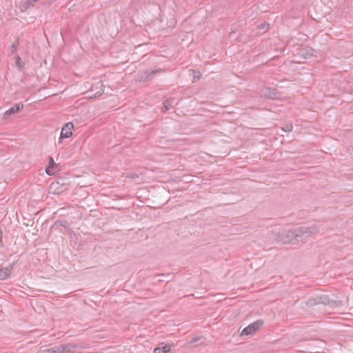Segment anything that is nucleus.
<instances>
[{
	"mask_svg": "<svg viewBox=\"0 0 353 353\" xmlns=\"http://www.w3.org/2000/svg\"><path fill=\"white\" fill-rule=\"evenodd\" d=\"M319 232V228L316 224L312 225H303L294 230V241L299 242L306 240L310 236H313Z\"/></svg>",
	"mask_w": 353,
	"mask_h": 353,
	"instance_id": "1",
	"label": "nucleus"
},
{
	"mask_svg": "<svg viewBox=\"0 0 353 353\" xmlns=\"http://www.w3.org/2000/svg\"><path fill=\"white\" fill-rule=\"evenodd\" d=\"M323 304L328 305L332 308L339 307L343 305V302L341 300L335 301L331 300L327 295L323 294L316 296L314 298L307 299L305 302V305L307 307H313L316 305Z\"/></svg>",
	"mask_w": 353,
	"mask_h": 353,
	"instance_id": "2",
	"label": "nucleus"
},
{
	"mask_svg": "<svg viewBox=\"0 0 353 353\" xmlns=\"http://www.w3.org/2000/svg\"><path fill=\"white\" fill-rule=\"evenodd\" d=\"M83 348V346L79 343H67L56 345L48 349L50 353H76V352Z\"/></svg>",
	"mask_w": 353,
	"mask_h": 353,
	"instance_id": "3",
	"label": "nucleus"
},
{
	"mask_svg": "<svg viewBox=\"0 0 353 353\" xmlns=\"http://www.w3.org/2000/svg\"><path fill=\"white\" fill-rule=\"evenodd\" d=\"M263 324L264 321L263 319L256 320L243 328L241 332V336H248L255 333L261 327H262V325H263Z\"/></svg>",
	"mask_w": 353,
	"mask_h": 353,
	"instance_id": "4",
	"label": "nucleus"
},
{
	"mask_svg": "<svg viewBox=\"0 0 353 353\" xmlns=\"http://www.w3.org/2000/svg\"><path fill=\"white\" fill-rule=\"evenodd\" d=\"M163 70L161 68H157L154 70H145L139 72L137 78L139 81L147 82L152 79L154 75L161 72Z\"/></svg>",
	"mask_w": 353,
	"mask_h": 353,
	"instance_id": "5",
	"label": "nucleus"
},
{
	"mask_svg": "<svg viewBox=\"0 0 353 353\" xmlns=\"http://www.w3.org/2000/svg\"><path fill=\"white\" fill-rule=\"evenodd\" d=\"M276 239L283 243H291L293 240L294 241V230H286L278 232Z\"/></svg>",
	"mask_w": 353,
	"mask_h": 353,
	"instance_id": "6",
	"label": "nucleus"
},
{
	"mask_svg": "<svg viewBox=\"0 0 353 353\" xmlns=\"http://www.w3.org/2000/svg\"><path fill=\"white\" fill-rule=\"evenodd\" d=\"M73 128V124L72 123H67L64 127L62 128L61 135L59 137V142L62 139L64 138H69L72 136V132L71 131L72 128Z\"/></svg>",
	"mask_w": 353,
	"mask_h": 353,
	"instance_id": "7",
	"label": "nucleus"
},
{
	"mask_svg": "<svg viewBox=\"0 0 353 353\" xmlns=\"http://www.w3.org/2000/svg\"><path fill=\"white\" fill-rule=\"evenodd\" d=\"M263 94L266 98L270 99H277L279 98L281 93L276 90V89L266 88L264 90Z\"/></svg>",
	"mask_w": 353,
	"mask_h": 353,
	"instance_id": "8",
	"label": "nucleus"
},
{
	"mask_svg": "<svg viewBox=\"0 0 353 353\" xmlns=\"http://www.w3.org/2000/svg\"><path fill=\"white\" fill-rule=\"evenodd\" d=\"M14 264H12L8 267H0V280H5L8 279L13 269Z\"/></svg>",
	"mask_w": 353,
	"mask_h": 353,
	"instance_id": "9",
	"label": "nucleus"
},
{
	"mask_svg": "<svg viewBox=\"0 0 353 353\" xmlns=\"http://www.w3.org/2000/svg\"><path fill=\"white\" fill-rule=\"evenodd\" d=\"M23 107L22 103H17L6 111L4 113V119H7L8 116L17 113Z\"/></svg>",
	"mask_w": 353,
	"mask_h": 353,
	"instance_id": "10",
	"label": "nucleus"
},
{
	"mask_svg": "<svg viewBox=\"0 0 353 353\" xmlns=\"http://www.w3.org/2000/svg\"><path fill=\"white\" fill-rule=\"evenodd\" d=\"M177 104V101L175 99H167L163 101V111L165 112L168 110L173 108Z\"/></svg>",
	"mask_w": 353,
	"mask_h": 353,
	"instance_id": "11",
	"label": "nucleus"
},
{
	"mask_svg": "<svg viewBox=\"0 0 353 353\" xmlns=\"http://www.w3.org/2000/svg\"><path fill=\"white\" fill-rule=\"evenodd\" d=\"M315 53H316V51L314 49L307 48L302 52V56L305 59H308L314 56Z\"/></svg>",
	"mask_w": 353,
	"mask_h": 353,
	"instance_id": "12",
	"label": "nucleus"
},
{
	"mask_svg": "<svg viewBox=\"0 0 353 353\" xmlns=\"http://www.w3.org/2000/svg\"><path fill=\"white\" fill-rule=\"evenodd\" d=\"M171 346L165 345L162 347H157L154 349V353H168L170 351Z\"/></svg>",
	"mask_w": 353,
	"mask_h": 353,
	"instance_id": "13",
	"label": "nucleus"
},
{
	"mask_svg": "<svg viewBox=\"0 0 353 353\" xmlns=\"http://www.w3.org/2000/svg\"><path fill=\"white\" fill-rule=\"evenodd\" d=\"M56 165V163L54 161V159L52 157L49 158V165L46 169V172L48 175L52 174V171H51V169Z\"/></svg>",
	"mask_w": 353,
	"mask_h": 353,
	"instance_id": "14",
	"label": "nucleus"
},
{
	"mask_svg": "<svg viewBox=\"0 0 353 353\" xmlns=\"http://www.w3.org/2000/svg\"><path fill=\"white\" fill-rule=\"evenodd\" d=\"M39 1V0H26V1L23 3V8L25 9H28L30 7H33L34 4Z\"/></svg>",
	"mask_w": 353,
	"mask_h": 353,
	"instance_id": "15",
	"label": "nucleus"
},
{
	"mask_svg": "<svg viewBox=\"0 0 353 353\" xmlns=\"http://www.w3.org/2000/svg\"><path fill=\"white\" fill-rule=\"evenodd\" d=\"M15 64L19 69H21L23 68V63L21 61V58L19 55L15 56Z\"/></svg>",
	"mask_w": 353,
	"mask_h": 353,
	"instance_id": "16",
	"label": "nucleus"
},
{
	"mask_svg": "<svg viewBox=\"0 0 353 353\" xmlns=\"http://www.w3.org/2000/svg\"><path fill=\"white\" fill-rule=\"evenodd\" d=\"M293 126L292 125L286 124L284 127L282 128L283 130L285 132H291L292 130Z\"/></svg>",
	"mask_w": 353,
	"mask_h": 353,
	"instance_id": "17",
	"label": "nucleus"
},
{
	"mask_svg": "<svg viewBox=\"0 0 353 353\" xmlns=\"http://www.w3.org/2000/svg\"><path fill=\"white\" fill-rule=\"evenodd\" d=\"M17 48V45L16 43L12 44L10 48V52L11 54H14L16 52Z\"/></svg>",
	"mask_w": 353,
	"mask_h": 353,
	"instance_id": "18",
	"label": "nucleus"
},
{
	"mask_svg": "<svg viewBox=\"0 0 353 353\" xmlns=\"http://www.w3.org/2000/svg\"><path fill=\"white\" fill-rule=\"evenodd\" d=\"M2 237H3V232L1 230H0V248L3 247Z\"/></svg>",
	"mask_w": 353,
	"mask_h": 353,
	"instance_id": "19",
	"label": "nucleus"
},
{
	"mask_svg": "<svg viewBox=\"0 0 353 353\" xmlns=\"http://www.w3.org/2000/svg\"><path fill=\"white\" fill-rule=\"evenodd\" d=\"M39 353H50L48 352V349L40 350Z\"/></svg>",
	"mask_w": 353,
	"mask_h": 353,
	"instance_id": "20",
	"label": "nucleus"
},
{
	"mask_svg": "<svg viewBox=\"0 0 353 353\" xmlns=\"http://www.w3.org/2000/svg\"><path fill=\"white\" fill-rule=\"evenodd\" d=\"M197 340H198L197 337H194V338L192 339V341L193 342H196V341H197Z\"/></svg>",
	"mask_w": 353,
	"mask_h": 353,
	"instance_id": "21",
	"label": "nucleus"
},
{
	"mask_svg": "<svg viewBox=\"0 0 353 353\" xmlns=\"http://www.w3.org/2000/svg\"><path fill=\"white\" fill-rule=\"evenodd\" d=\"M199 340H200V345L203 344V341H202V337L200 336Z\"/></svg>",
	"mask_w": 353,
	"mask_h": 353,
	"instance_id": "22",
	"label": "nucleus"
},
{
	"mask_svg": "<svg viewBox=\"0 0 353 353\" xmlns=\"http://www.w3.org/2000/svg\"><path fill=\"white\" fill-rule=\"evenodd\" d=\"M66 223H67V221H64V223H61V225L62 226H65V224H66Z\"/></svg>",
	"mask_w": 353,
	"mask_h": 353,
	"instance_id": "23",
	"label": "nucleus"
}]
</instances>
